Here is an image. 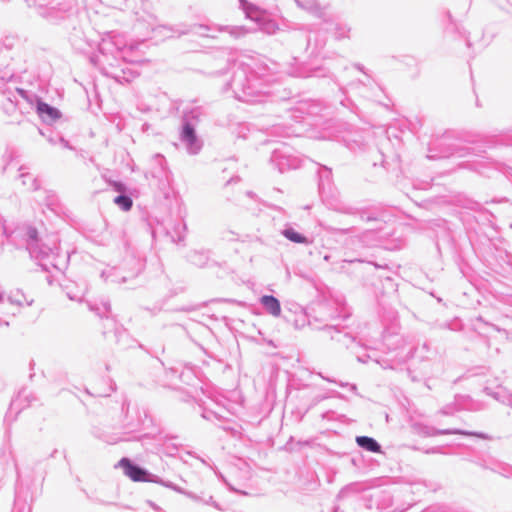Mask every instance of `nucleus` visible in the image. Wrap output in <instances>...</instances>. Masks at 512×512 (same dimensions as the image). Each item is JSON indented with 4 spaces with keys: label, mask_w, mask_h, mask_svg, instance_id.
Here are the masks:
<instances>
[{
    "label": "nucleus",
    "mask_w": 512,
    "mask_h": 512,
    "mask_svg": "<svg viewBox=\"0 0 512 512\" xmlns=\"http://www.w3.org/2000/svg\"><path fill=\"white\" fill-rule=\"evenodd\" d=\"M124 474L134 482H148L149 474L144 469L134 465L129 459L123 458L119 462Z\"/></svg>",
    "instance_id": "1"
},
{
    "label": "nucleus",
    "mask_w": 512,
    "mask_h": 512,
    "mask_svg": "<svg viewBox=\"0 0 512 512\" xmlns=\"http://www.w3.org/2000/svg\"><path fill=\"white\" fill-rule=\"evenodd\" d=\"M37 113L44 121L48 122H54L61 117L58 109L40 100L37 102Z\"/></svg>",
    "instance_id": "2"
},
{
    "label": "nucleus",
    "mask_w": 512,
    "mask_h": 512,
    "mask_svg": "<svg viewBox=\"0 0 512 512\" xmlns=\"http://www.w3.org/2000/svg\"><path fill=\"white\" fill-rule=\"evenodd\" d=\"M261 303L266 308V310L273 316L278 317L281 313V307L278 299L274 296H263L261 298Z\"/></svg>",
    "instance_id": "3"
},
{
    "label": "nucleus",
    "mask_w": 512,
    "mask_h": 512,
    "mask_svg": "<svg viewBox=\"0 0 512 512\" xmlns=\"http://www.w3.org/2000/svg\"><path fill=\"white\" fill-rule=\"evenodd\" d=\"M357 444L363 449L370 452H380V445L373 439L367 436H358L356 438Z\"/></svg>",
    "instance_id": "4"
},
{
    "label": "nucleus",
    "mask_w": 512,
    "mask_h": 512,
    "mask_svg": "<svg viewBox=\"0 0 512 512\" xmlns=\"http://www.w3.org/2000/svg\"><path fill=\"white\" fill-rule=\"evenodd\" d=\"M283 234H284V236L287 239H289L292 242H295V243H307L306 237H304L303 235H301L300 233L296 232L293 229H286L283 232Z\"/></svg>",
    "instance_id": "5"
},
{
    "label": "nucleus",
    "mask_w": 512,
    "mask_h": 512,
    "mask_svg": "<svg viewBox=\"0 0 512 512\" xmlns=\"http://www.w3.org/2000/svg\"><path fill=\"white\" fill-rule=\"evenodd\" d=\"M114 202L124 211H128L132 207V200L127 196H118Z\"/></svg>",
    "instance_id": "6"
},
{
    "label": "nucleus",
    "mask_w": 512,
    "mask_h": 512,
    "mask_svg": "<svg viewBox=\"0 0 512 512\" xmlns=\"http://www.w3.org/2000/svg\"><path fill=\"white\" fill-rule=\"evenodd\" d=\"M183 137L189 141L190 144H193L196 141V135L194 128L190 124H186L183 127Z\"/></svg>",
    "instance_id": "7"
}]
</instances>
